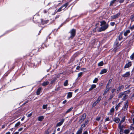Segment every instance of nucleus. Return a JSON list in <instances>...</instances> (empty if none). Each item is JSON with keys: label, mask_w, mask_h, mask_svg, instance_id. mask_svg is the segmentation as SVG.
Listing matches in <instances>:
<instances>
[{"label": "nucleus", "mask_w": 134, "mask_h": 134, "mask_svg": "<svg viewBox=\"0 0 134 134\" xmlns=\"http://www.w3.org/2000/svg\"><path fill=\"white\" fill-rule=\"evenodd\" d=\"M68 3H66L64 5H63L60 8H59L58 10L57 11L58 12H60L62 10V8H64V9H65L66 8L67 6L68 5Z\"/></svg>", "instance_id": "f03ea898"}, {"label": "nucleus", "mask_w": 134, "mask_h": 134, "mask_svg": "<svg viewBox=\"0 0 134 134\" xmlns=\"http://www.w3.org/2000/svg\"><path fill=\"white\" fill-rule=\"evenodd\" d=\"M120 15V14L118 13L117 14L111 16V18L113 19H115L118 18Z\"/></svg>", "instance_id": "6e6552de"}, {"label": "nucleus", "mask_w": 134, "mask_h": 134, "mask_svg": "<svg viewBox=\"0 0 134 134\" xmlns=\"http://www.w3.org/2000/svg\"><path fill=\"white\" fill-rule=\"evenodd\" d=\"M131 19L132 21H134V15H132L131 16Z\"/></svg>", "instance_id": "c85d7f7f"}, {"label": "nucleus", "mask_w": 134, "mask_h": 134, "mask_svg": "<svg viewBox=\"0 0 134 134\" xmlns=\"http://www.w3.org/2000/svg\"><path fill=\"white\" fill-rule=\"evenodd\" d=\"M49 82L48 81H44L42 84V85L43 86H45L48 85Z\"/></svg>", "instance_id": "2eb2a0df"}, {"label": "nucleus", "mask_w": 134, "mask_h": 134, "mask_svg": "<svg viewBox=\"0 0 134 134\" xmlns=\"http://www.w3.org/2000/svg\"><path fill=\"white\" fill-rule=\"evenodd\" d=\"M107 70L106 69H104L102 70L100 73V74H103L106 73L107 71Z\"/></svg>", "instance_id": "1a4fd4ad"}, {"label": "nucleus", "mask_w": 134, "mask_h": 134, "mask_svg": "<svg viewBox=\"0 0 134 134\" xmlns=\"http://www.w3.org/2000/svg\"><path fill=\"white\" fill-rule=\"evenodd\" d=\"M23 129V128H20V129H19V130H18V131H22V130Z\"/></svg>", "instance_id": "5fc2aeb1"}, {"label": "nucleus", "mask_w": 134, "mask_h": 134, "mask_svg": "<svg viewBox=\"0 0 134 134\" xmlns=\"http://www.w3.org/2000/svg\"><path fill=\"white\" fill-rule=\"evenodd\" d=\"M121 123H120L118 126V127L120 129H122V127H121Z\"/></svg>", "instance_id": "a19ab883"}, {"label": "nucleus", "mask_w": 134, "mask_h": 134, "mask_svg": "<svg viewBox=\"0 0 134 134\" xmlns=\"http://www.w3.org/2000/svg\"><path fill=\"white\" fill-rule=\"evenodd\" d=\"M116 0H113V1H111L110 3V6H111L114 3H115V2L116 1Z\"/></svg>", "instance_id": "a878e982"}, {"label": "nucleus", "mask_w": 134, "mask_h": 134, "mask_svg": "<svg viewBox=\"0 0 134 134\" xmlns=\"http://www.w3.org/2000/svg\"><path fill=\"white\" fill-rule=\"evenodd\" d=\"M130 75V72H126L125 74H124L122 76L124 77H126L129 76Z\"/></svg>", "instance_id": "9b49d317"}, {"label": "nucleus", "mask_w": 134, "mask_h": 134, "mask_svg": "<svg viewBox=\"0 0 134 134\" xmlns=\"http://www.w3.org/2000/svg\"><path fill=\"white\" fill-rule=\"evenodd\" d=\"M82 134H88V132L87 131H85L83 132Z\"/></svg>", "instance_id": "8fccbe9b"}, {"label": "nucleus", "mask_w": 134, "mask_h": 134, "mask_svg": "<svg viewBox=\"0 0 134 134\" xmlns=\"http://www.w3.org/2000/svg\"><path fill=\"white\" fill-rule=\"evenodd\" d=\"M82 74V72H80L78 74V77L80 76Z\"/></svg>", "instance_id": "c03bdc74"}, {"label": "nucleus", "mask_w": 134, "mask_h": 134, "mask_svg": "<svg viewBox=\"0 0 134 134\" xmlns=\"http://www.w3.org/2000/svg\"><path fill=\"white\" fill-rule=\"evenodd\" d=\"M116 90V89H113L111 90V92L112 93H113L114 92H115Z\"/></svg>", "instance_id": "603ef678"}, {"label": "nucleus", "mask_w": 134, "mask_h": 134, "mask_svg": "<svg viewBox=\"0 0 134 134\" xmlns=\"http://www.w3.org/2000/svg\"><path fill=\"white\" fill-rule=\"evenodd\" d=\"M44 119V117L43 116H39L38 118V120L39 121H41Z\"/></svg>", "instance_id": "aec40b11"}, {"label": "nucleus", "mask_w": 134, "mask_h": 134, "mask_svg": "<svg viewBox=\"0 0 134 134\" xmlns=\"http://www.w3.org/2000/svg\"><path fill=\"white\" fill-rule=\"evenodd\" d=\"M93 89V88L91 87V88L89 89V91Z\"/></svg>", "instance_id": "338daca9"}, {"label": "nucleus", "mask_w": 134, "mask_h": 134, "mask_svg": "<svg viewBox=\"0 0 134 134\" xmlns=\"http://www.w3.org/2000/svg\"><path fill=\"white\" fill-rule=\"evenodd\" d=\"M88 123V121H85V123L84 124H85V125H87V124Z\"/></svg>", "instance_id": "6e6d98bb"}, {"label": "nucleus", "mask_w": 134, "mask_h": 134, "mask_svg": "<svg viewBox=\"0 0 134 134\" xmlns=\"http://www.w3.org/2000/svg\"><path fill=\"white\" fill-rule=\"evenodd\" d=\"M103 65V61H101L98 64V66H102Z\"/></svg>", "instance_id": "412c9836"}, {"label": "nucleus", "mask_w": 134, "mask_h": 134, "mask_svg": "<svg viewBox=\"0 0 134 134\" xmlns=\"http://www.w3.org/2000/svg\"><path fill=\"white\" fill-rule=\"evenodd\" d=\"M20 124V122L19 121L15 125L14 127H18L19 126V125Z\"/></svg>", "instance_id": "b1692460"}, {"label": "nucleus", "mask_w": 134, "mask_h": 134, "mask_svg": "<svg viewBox=\"0 0 134 134\" xmlns=\"http://www.w3.org/2000/svg\"><path fill=\"white\" fill-rule=\"evenodd\" d=\"M123 100H124L126 99V95L125 94V93H124V95H123Z\"/></svg>", "instance_id": "e433bc0d"}, {"label": "nucleus", "mask_w": 134, "mask_h": 134, "mask_svg": "<svg viewBox=\"0 0 134 134\" xmlns=\"http://www.w3.org/2000/svg\"><path fill=\"white\" fill-rule=\"evenodd\" d=\"M98 103L97 102H96V101L93 104L92 106L93 107L95 106L96 104Z\"/></svg>", "instance_id": "79ce46f5"}, {"label": "nucleus", "mask_w": 134, "mask_h": 134, "mask_svg": "<svg viewBox=\"0 0 134 134\" xmlns=\"http://www.w3.org/2000/svg\"><path fill=\"white\" fill-rule=\"evenodd\" d=\"M130 58L131 60L134 59V53L131 55Z\"/></svg>", "instance_id": "7c9ffc66"}, {"label": "nucleus", "mask_w": 134, "mask_h": 134, "mask_svg": "<svg viewBox=\"0 0 134 134\" xmlns=\"http://www.w3.org/2000/svg\"><path fill=\"white\" fill-rule=\"evenodd\" d=\"M64 86H66L68 85V81L67 80H66L64 82Z\"/></svg>", "instance_id": "bb28decb"}, {"label": "nucleus", "mask_w": 134, "mask_h": 134, "mask_svg": "<svg viewBox=\"0 0 134 134\" xmlns=\"http://www.w3.org/2000/svg\"><path fill=\"white\" fill-rule=\"evenodd\" d=\"M125 120V118L124 117L122 118V120L121 121L120 123H122Z\"/></svg>", "instance_id": "ea45409f"}, {"label": "nucleus", "mask_w": 134, "mask_h": 134, "mask_svg": "<svg viewBox=\"0 0 134 134\" xmlns=\"http://www.w3.org/2000/svg\"><path fill=\"white\" fill-rule=\"evenodd\" d=\"M124 1V0H120V3H122Z\"/></svg>", "instance_id": "052dcab7"}, {"label": "nucleus", "mask_w": 134, "mask_h": 134, "mask_svg": "<svg viewBox=\"0 0 134 134\" xmlns=\"http://www.w3.org/2000/svg\"><path fill=\"white\" fill-rule=\"evenodd\" d=\"M32 115V113H31L29 114H28L27 116L28 118H29V117H30Z\"/></svg>", "instance_id": "09e8293b"}, {"label": "nucleus", "mask_w": 134, "mask_h": 134, "mask_svg": "<svg viewBox=\"0 0 134 134\" xmlns=\"http://www.w3.org/2000/svg\"><path fill=\"white\" fill-rule=\"evenodd\" d=\"M101 99V96H99L96 101V102H97L98 103L99 102L100 100Z\"/></svg>", "instance_id": "cd10ccee"}, {"label": "nucleus", "mask_w": 134, "mask_h": 134, "mask_svg": "<svg viewBox=\"0 0 134 134\" xmlns=\"http://www.w3.org/2000/svg\"><path fill=\"white\" fill-rule=\"evenodd\" d=\"M73 109V107H71L69 109L66 111V113H67L71 111Z\"/></svg>", "instance_id": "393cba45"}, {"label": "nucleus", "mask_w": 134, "mask_h": 134, "mask_svg": "<svg viewBox=\"0 0 134 134\" xmlns=\"http://www.w3.org/2000/svg\"><path fill=\"white\" fill-rule=\"evenodd\" d=\"M111 80H112V79H110V80H109V82H108V84L109 83V82H111Z\"/></svg>", "instance_id": "69168bd1"}, {"label": "nucleus", "mask_w": 134, "mask_h": 134, "mask_svg": "<svg viewBox=\"0 0 134 134\" xmlns=\"http://www.w3.org/2000/svg\"><path fill=\"white\" fill-rule=\"evenodd\" d=\"M121 103H119L115 107V109L116 110H118V108L120 106V105L121 104Z\"/></svg>", "instance_id": "5701e85b"}, {"label": "nucleus", "mask_w": 134, "mask_h": 134, "mask_svg": "<svg viewBox=\"0 0 134 134\" xmlns=\"http://www.w3.org/2000/svg\"><path fill=\"white\" fill-rule=\"evenodd\" d=\"M101 27L100 29V31H102L105 30L107 29L108 26V24L106 23V22L104 21H103L100 22Z\"/></svg>", "instance_id": "f257e3e1"}, {"label": "nucleus", "mask_w": 134, "mask_h": 134, "mask_svg": "<svg viewBox=\"0 0 134 134\" xmlns=\"http://www.w3.org/2000/svg\"><path fill=\"white\" fill-rule=\"evenodd\" d=\"M41 89V87H40L38 88L36 92V94L37 95H39L40 94V92Z\"/></svg>", "instance_id": "ddd939ff"}, {"label": "nucleus", "mask_w": 134, "mask_h": 134, "mask_svg": "<svg viewBox=\"0 0 134 134\" xmlns=\"http://www.w3.org/2000/svg\"><path fill=\"white\" fill-rule=\"evenodd\" d=\"M130 31L129 30H126L124 33V35L125 36H126L127 35V34L130 33Z\"/></svg>", "instance_id": "f8f14e48"}, {"label": "nucleus", "mask_w": 134, "mask_h": 134, "mask_svg": "<svg viewBox=\"0 0 134 134\" xmlns=\"http://www.w3.org/2000/svg\"><path fill=\"white\" fill-rule=\"evenodd\" d=\"M100 119V117H97L96 119V120L97 121H99Z\"/></svg>", "instance_id": "de8ad7c7"}, {"label": "nucleus", "mask_w": 134, "mask_h": 134, "mask_svg": "<svg viewBox=\"0 0 134 134\" xmlns=\"http://www.w3.org/2000/svg\"><path fill=\"white\" fill-rule=\"evenodd\" d=\"M128 107L127 102H126L124 106V110H126Z\"/></svg>", "instance_id": "4468645a"}, {"label": "nucleus", "mask_w": 134, "mask_h": 134, "mask_svg": "<svg viewBox=\"0 0 134 134\" xmlns=\"http://www.w3.org/2000/svg\"><path fill=\"white\" fill-rule=\"evenodd\" d=\"M5 134H10V132H8L6 133Z\"/></svg>", "instance_id": "0e129e2a"}, {"label": "nucleus", "mask_w": 134, "mask_h": 134, "mask_svg": "<svg viewBox=\"0 0 134 134\" xmlns=\"http://www.w3.org/2000/svg\"><path fill=\"white\" fill-rule=\"evenodd\" d=\"M109 121V117L107 118H106V119H105V121Z\"/></svg>", "instance_id": "a18cd8bd"}, {"label": "nucleus", "mask_w": 134, "mask_h": 134, "mask_svg": "<svg viewBox=\"0 0 134 134\" xmlns=\"http://www.w3.org/2000/svg\"><path fill=\"white\" fill-rule=\"evenodd\" d=\"M123 95H124V93H121L119 94V98H121L123 96Z\"/></svg>", "instance_id": "473e14b6"}, {"label": "nucleus", "mask_w": 134, "mask_h": 134, "mask_svg": "<svg viewBox=\"0 0 134 134\" xmlns=\"http://www.w3.org/2000/svg\"><path fill=\"white\" fill-rule=\"evenodd\" d=\"M48 10H44L43 11V12H44V13H46L47 12V11H48Z\"/></svg>", "instance_id": "864d4df0"}, {"label": "nucleus", "mask_w": 134, "mask_h": 134, "mask_svg": "<svg viewBox=\"0 0 134 134\" xmlns=\"http://www.w3.org/2000/svg\"><path fill=\"white\" fill-rule=\"evenodd\" d=\"M132 30L134 29V24L131 27H130V28Z\"/></svg>", "instance_id": "3c124183"}, {"label": "nucleus", "mask_w": 134, "mask_h": 134, "mask_svg": "<svg viewBox=\"0 0 134 134\" xmlns=\"http://www.w3.org/2000/svg\"><path fill=\"white\" fill-rule=\"evenodd\" d=\"M124 88V86L123 85H122L121 86H120L118 88V89L117 90V91H119L121 90H122Z\"/></svg>", "instance_id": "6ab92c4d"}, {"label": "nucleus", "mask_w": 134, "mask_h": 134, "mask_svg": "<svg viewBox=\"0 0 134 134\" xmlns=\"http://www.w3.org/2000/svg\"><path fill=\"white\" fill-rule=\"evenodd\" d=\"M86 125H85V124H83L81 125V127L80 128L81 129H83V128L85 127Z\"/></svg>", "instance_id": "c756f323"}, {"label": "nucleus", "mask_w": 134, "mask_h": 134, "mask_svg": "<svg viewBox=\"0 0 134 134\" xmlns=\"http://www.w3.org/2000/svg\"><path fill=\"white\" fill-rule=\"evenodd\" d=\"M132 65V63L131 62H129L126 64L124 67V68H126L130 67Z\"/></svg>", "instance_id": "39448f33"}, {"label": "nucleus", "mask_w": 134, "mask_h": 134, "mask_svg": "<svg viewBox=\"0 0 134 134\" xmlns=\"http://www.w3.org/2000/svg\"><path fill=\"white\" fill-rule=\"evenodd\" d=\"M72 93L71 92H69L68 93L67 95V97L68 98H71L72 96Z\"/></svg>", "instance_id": "dca6fc26"}, {"label": "nucleus", "mask_w": 134, "mask_h": 134, "mask_svg": "<svg viewBox=\"0 0 134 134\" xmlns=\"http://www.w3.org/2000/svg\"><path fill=\"white\" fill-rule=\"evenodd\" d=\"M130 132V130L129 129L125 130L124 131V133L125 134H127Z\"/></svg>", "instance_id": "4be33fe9"}, {"label": "nucleus", "mask_w": 134, "mask_h": 134, "mask_svg": "<svg viewBox=\"0 0 134 134\" xmlns=\"http://www.w3.org/2000/svg\"><path fill=\"white\" fill-rule=\"evenodd\" d=\"M45 134H49V132L48 130L46 131L45 132Z\"/></svg>", "instance_id": "49530a36"}, {"label": "nucleus", "mask_w": 134, "mask_h": 134, "mask_svg": "<svg viewBox=\"0 0 134 134\" xmlns=\"http://www.w3.org/2000/svg\"><path fill=\"white\" fill-rule=\"evenodd\" d=\"M98 79L97 78H95L93 80V83H95L97 82L98 81Z\"/></svg>", "instance_id": "2f4dec72"}, {"label": "nucleus", "mask_w": 134, "mask_h": 134, "mask_svg": "<svg viewBox=\"0 0 134 134\" xmlns=\"http://www.w3.org/2000/svg\"><path fill=\"white\" fill-rule=\"evenodd\" d=\"M82 129L80 128L76 132V134H81L82 132Z\"/></svg>", "instance_id": "9d476101"}, {"label": "nucleus", "mask_w": 134, "mask_h": 134, "mask_svg": "<svg viewBox=\"0 0 134 134\" xmlns=\"http://www.w3.org/2000/svg\"><path fill=\"white\" fill-rule=\"evenodd\" d=\"M19 133V132H15V133H14L13 134H18Z\"/></svg>", "instance_id": "680f3d73"}, {"label": "nucleus", "mask_w": 134, "mask_h": 134, "mask_svg": "<svg viewBox=\"0 0 134 134\" xmlns=\"http://www.w3.org/2000/svg\"><path fill=\"white\" fill-rule=\"evenodd\" d=\"M66 102V100H65L63 101V104H65Z\"/></svg>", "instance_id": "13d9d810"}, {"label": "nucleus", "mask_w": 134, "mask_h": 134, "mask_svg": "<svg viewBox=\"0 0 134 134\" xmlns=\"http://www.w3.org/2000/svg\"><path fill=\"white\" fill-rule=\"evenodd\" d=\"M47 104L43 105L42 107L43 109H46L47 108Z\"/></svg>", "instance_id": "c9c22d12"}, {"label": "nucleus", "mask_w": 134, "mask_h": 134, "mask_svg": "<svg viewBox=\"0 0 134 134\" xmlns=\"http://www.w3.org/2000/svg\"><path fill=\"white\" fill-rule=\"evenodd\" d=\"M122 33H120L119 36V38L120 40H121L122 39Z\"/></svg>", "instance_id": "f3484780"}, {"label": "nucleus", "mask_w": 134, "mask_h": 134, "mask_svg": "<svg viewBox=\"0 0 134 134\" xmlns=\"http://www.w3.org/2000/svg\"><path fill=\"white\" fill-rule=\"evenodd\" d=\"M56 80V79L55 78L51 82V84H52Z\"/></svg>", "instance_id": "58836bf2"}, {"label": "nucleus", "mask_w": 134, "mask_h": 134, "mask_svg": "<svg viewBox=\"0 0 134 134\" xmlns=\"http://www.w3.org/2000/svg\"><path fill=\"white\" fill-rule=\"evenodd\" d=\"M5 125H3L2 126V128L3 129L4 128L5 126Z\"/></svg>", "instance_id": "bf43d9fd"}, {"label": "nucleus", "mask_w": 134, "mask_h": 134, "mask_svg": "<svg viewBox=\"0 0 134 134\" xmlns=\"http://www.w3.org/2000/svg\"><path fill=\"white\" fill-rule=\"evenodd\" d=\"M120 121V119L118 118H115L114 120V121L117 123H118Z\"/></svg>", "instance_id": "a211bd4d"}, {"label": "nucleus", "mask_w": 134, "mask_h": 134, "mask_svg": "<svg viewBox=\"0 0 134 134\" xmlns=\"http://www.w3.org/2000/svg\"><path fill=\"white\" fill-rule=\"evenodd\" d=\"M64 121V119H62L60 122H58L56 125V127L62 125Z\"/></svg>", "instance_id": "423d86ee"}, {"label": "nucleus", "mask_w": 134, "mask_h": 134, "mask_svg": "<svg viewBox=\"0 0 134 134\" xmlns=\"http://www.w3.org/2000/svg\"><path fill=\"white\" fill-rule=\"evenodd\" d=\"M80 68V67L79 66H77L76 67V69L77 70H78Z\"/></svg>", "instance_id": "e2e57ef3"}, {"label": "nucleus", "mask_w": 134, "mask_h": 134, "mask_svg": "<svg viewBox=\"0 0 134 134\" xmlns=\"http://www.w3.org/2000/svg\"><path fill=\"white\" fill-rule=\"evenodd\" d=\"M113 97V96L112 95H111L110 96V99H111Z\"/></svg>", "instance_id": "774afa93"}, {"label": "nucleus", "mask_w": 134, "mask_h": 134, "mask_svg": "<svg viewBox=\"0 0 134 134\" xmlns=\"http://www.w3.org/2000/svg\"><path fill=\"white\" fill-rule=\"evenodd\" d=\"M115 24V23L114 22H111L110 23V25L111 26H113Z\"/></svg>", "instance_id": "37998d69"}, {"label": "nucleus", "mask_w": 134, "mask_h": 134, "mask_svg": "<svg viewBox=\"0 0 134 134\" xmlns=\"http://www.w3.org/2000/svg\"><path fill=\"white\" fill-rule=\"evenodd\" d=\"M109 90V88H107L105 91L104 93V94H105L107 93L108 91Z\"/></svg>", "instance_id": "72a5a7b5"}, {"label": "nucleus", "mask_w": 134, "mask_h": 134, "mask_svg": "<svg viewBox=\"0 0 134 134\" xmlns=\"http://www.w3.org/2000/svg\"><path fill=\"white\" fill-rule=\"evenodd\" d=\"M71 34L70 37L73 38L75 34V30L74 29H72L70 32Z\"/></svg>", "instance_id": "7ed1b4c3"}, {"label": "nucleus", "mask_w": 134, "mask_h": 134, "mask_svg": "<svg viewBox=\"0 0 134 134\" xmlns=\"http://www.w3.org/2000/svg\"><path fill=\"white\" fill-rule=\"evenodd\" d=\"M86 116V115L85 114H83L82 117L81 118V119H80V121L81 122L82 121H83L84 119H85Z\"/></svg>", "instance_id": "0eeeda50"}, {"label": "nucleus", "mask_w": 134, "mask_h": 134, "mask_svg": "<svg viewBox=\"0 0 134 134\" xmlns=\"http://www.w3.org/2000/svg\"><path fill=\"white\" fill-rule=\"evenodd\" d=\"M114 107H113L110 110V112L111 113H113L114 112Z\"/></svg>", "instance_id": "f704fd0d"}, {"label": "nucleus", "mask_w": 134, "mask_h": 134, "mask_svg": "<svg viewBox=\"0 0 134 134\" xmlns=\"http://www.w3.org/2000/svg\"><path fill=\"white\" fill-rule=\"evenodd\" d=\"M96 87V85L94 84L92 85L91 86V87L93 88V89L95 88Z\"/></svg>", "instance_id": "4c0bfd02"}, {"label": "nucleus", "mask_w": 134, "mask_h": 134, "mask_svg": "<svg viewBox=\"0 0 134 134\" xmlns=\"http://www.w3.org/2000/svg\"><path fill=\"white\" fill-rule=\"evenodd\" d=\"M25 118V116H24L22 118V119H21V120L22 121H23L24 119Z\"/></svg>", "instance_id": "4d7b16f0"}, {"label": "nucleus", "mask_w": 134, "mask_h": 134, "mask_svg": "<svg viewBox=\"0 0 134 134\" xmlns=\"http://www.w3.org/2000/svg\"><path fill=\"white\" fill-rule=\"evenodd\" d=\"M97 43V41L94 39L92 40L91 43V44L92 45V46H94L95 45H96Z\"/></svg>", "instance_id": "20e7f679"}]
</instances>
